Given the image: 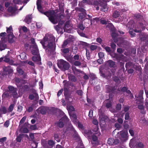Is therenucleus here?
I'll list each match as a JSON object with an SVG mask.
<instances>
[{"label":"nucleus","mask_w":148,"mask_h":148,"mask_svg":"<svg viewBox=\"0 0 148 148\" xmlns=\"http://www.w3.org/2000/svg\"><path fill=\"white\" fill-rule=\"evenodd\" d=\"M37 9L40 12L44 14L48 17L49 20L53 24H56L60 19V17L54 11H49L45 12L41 5V0H37L36 2Z\"/></svg>","instance_id":"f257e3e1"},{"label":"nucleus","mask_w":148,"mask_h":148,"mask_svg":"<svg viewBox=\"0 0 148 148\" xmlns=\"http://www.w3.org/2000/svg\"><path fill=\"white\" fill-rule=\"evenodd\" d=\"M55 38L52 34H47L43 39L40 41L42 46L47 51H51L55 49V45L54 43Z\"/></svg>","instance_id":"f03ea898"},{"label":"nucleus","mask_w":148,"mask_h":148,"mask_svg":"<svg viewBox=\"0 0 148 148\" xmlns=\"http://www.w3.org/2000/svg\"><path fill=\"white\" fill-rule=\"evenodd\" d=\"M146 25L141 23H139L136 25L134 27H133V29L130 28L129 29V33L132 37L135 36V34L134 32L136 33H140L139 37L142 40H144L147 39L148 37V35L146 34L140 33L142 31L145 29V27Z\"/></svg>","instance_id":"7ed1b4c3"},{"label":"nucleus","mask_w":148,"mask_h":148,"mask_svg":"<svg viewBox=\"0 0 148 148\" xmlns=\"http://www.w3.org/2000/svg\"><path fill=\"white\" fill-rule=\"evenodd\" d=\"M28 0H13V3L10 4L8 3H5V6L6 7H9L8 9V11L10 13V15L13 16L15 15L18 13L17 9L18 7L17 5L19 4L22 3H27Z\"/></svg>","instance_id":"20e7f679"},{"label":"nucleus","mask_w":148,"mask_h":148,"mask_svg":"<svg viewBox=\"0 0 148 148\" xmlns=\"http://www.w3.org/2000/svg\"><path fill=\"white\" fill-rule=\"evenodd\" d=\"M107 27L110 29L112 32V36L115 42H117V45L119 46H122V44L124 43L123 39L122 38H116L117 35L115 33V29L113 24L112 23L108 24L107 25Z\"/></svg>","instance_id":"39448f33"},{"label":"nucleus","mask_w":148,"mask_h":148,"mask_svg":"<svg viewBox=\"0 0 148 148\" xmlns=\"http://www.w3.org/2000/svg\"><path fill=\"white\" fill-rule=\"evenodd\" d=\"M34 50H32V54L35 56L32 58V60L37 64H40L41 63V58L39 55L38 49V47L36 45L34 46Z\"/></svg>","instance_id":"423d86ee"},{"label":"nucleus","mask_w":148,"mask_h":148,"mask_svg":"<svg viewBox=\"0 0 148 148\" xmlns=\"http://www.w3.org/2000/svg\"><path fill=\"white\" fill-rule=\"evenodd\" d=\"M110 0H96L94 4L96 5H99L101 8H100L101 11L104 12L107 11L108 10V7L106 3L104 2H108Z\"/></svg>","instance_id":"0eeeda50"},{"label":"nucleus","mask_w":148,"mask_h":148,"mask_svg":"<svg viewBox=\"0 0 148 148\" xmlns=\"http://www.w3.org/2000/svg\"><path fill=\"white\" fill-rule=\"evenodd\" d=\"M6 35L5 32H3L0 34V38L1 40L0 42V51L4 49L6 47V45L5 43L8 40V39L5 38Z\"/></svg>","instance_id":"6e6552de"},{"label":"nucleus","mask_w":148,"mask_h":148,"mask_svg":"<svg viewBox=\"0 0 148 148\" xmlns=\"http://www.w3.org/2000/svg\"><path fill=\"white\" fill-rule=\"evenodd\" d=\"M57 64L59 68L63 71L68 69L70 66L68 63L62 60H58Z\"/></svg>","instance_id":"1a4fd4ad"},{"label":"nucleus","mask_w":148,"mask_h":148,"mask_svg":"<svg viewBox=\"0 0 148 148\" xmlns=\"http://www.w3.org/2000/svg\"><path fill=\"white\" fill-rule=\"evenodd\" d=\"M6 31L8 34V40L10 43H12L14 41L15 37L13 35V30L11 26L8 28L7 27Z\"/></svg>","instance_id":"9d476101"},{"label":"nucleus","mask_w":148,"mask_h":148,"mask_svg":"<svg viewBox=\"0 0 148 148\" xmlns=\"http://www.w3.org/2000/svg\"><path fill=\"white\" fill-rule=\"evenodd\" d=\"M117 134L118 136L119 135V138L123 141H125L128 139V132L127 130L120 132L119 133L118 132Z\"/></svg>","instance_id":"9b49d317"},{"label":"nucleus","mask_w":148,"mask_h":148,"mask_svg":"<svg viewBox=\"0 0 148 148\" xmlns=\"http://www.w3.org/2000/svg\"><path fill=\"white\" fill-rule=\"evenodd\" d=\"M92 131L93 133H92L91 131L90 130H88V132L86 133L88 137L90 136L93 133L97 134L98 136L100 135V133L99 131V128L98 126H95V127L93 129Z\"/></svg>","instance_id":"f8f14e48"},{"label":"nucleus","mask_w":148,"mask_h":148,"mask_svg":"<svg viewBox=\"0 0 148 148\" xmlns=\"http://www.w3.org/2000/svg\"><path fill=\"white\" fill-rule=\"evenodd\" d=\"M72 25L71 23L69 21H67L64 28V31L68 33H71L72 28Z\"/></svg>","instance_id":"ddd939ff"},{"label":"nucleus","mask_w":148,"mask_h":148,"mask_svg":"<svg viewBox=\"0 0 148 148\" xmlns=\"http://www.w3.org/2000/svg\"><path fill=\"white\" fill-rule=\"evenodd\" d=\"M69 121L67 116L65 115L59 121V123H58V125L60 127H62L64 125L63 123L67 122Z\"/></svg>","instance_id":"4468645a"},{"label":"nucleus","mask_w":148,"mask_h":148,"mask_svg":"<svg viewBox=\"0 0 148 148\" xmlns=\"http://www.w3.org/2000/svg\"><path fill=\"white\" fill-rule=\"evenodd\" d=\"M3 69V71L5 73V75L12 73L13 72V70L10 66H8L7 67L4 66Z\"/></svg>","instance_id":"2eb2a0df"},{"label":"nucleus","mask_w":148,"mask_h":148,"mask_svg":"<svg viewBox=\"0 0 148 148\" xmlns=\"http://www.w3.org/2000/svg\"><path fill=\"white\" fill-rule=\"evenodd\" d=\"M114 56L116 60L119 62H121V61H124L125 60V57L123 55L120 54L118 55L115 54Z\"/></svg>","instance_id":"dca6fc26"},{"label":"nucleus","mask_w":148,"mask_h":148,"mask_svg":"<svg viewBox=\"0 0 148 148\" xmlns=\"http://www.w3.org/2000/svg\"><path fill=\"white\" fill-rule=\"evenodd\" d=\"M136 143L137 140L135 138H133L131 139L129 143L130 147L131 148H133L135 147L137 145Z\"/></svg>","instance_id":"f3484780"},{"label":"nucleus","mask_w":148,"mask_h":148,"mask_svg":"<svg viewBox=\"0 0 148 148\" xmlns=\"http://www.w3.org/2000/svg\"><path fill=\"white\" fill-rule=\"evenodd\" d=\"M29 98L31 100H33L35 98L36 100H38V99L39 97L36 92L34 91V92L33 94H31L29 95Z\"/></svg>","instance_id":"a211bd4d"},{"label":"nucleus","mask_w":148,"mask_h":148,"mask_svg":"<svg viewBox=\"0 0 148 148\" xmlns=\"http://www.w3.org/2000/svg\"><path fill=\"white\" fill-rule=\"evenodd\" d=\"M16 81L17 83V86H20L22 85V84H25L27 83V81L23 79H20L18 78L16 79Z\"/></svg>","instance_id":"6ab92c4d"},{"label":"nucleus","mask_w":148,"mask_h":148,"mask_svg":"<svg viewBox=\"0 0 148 148\" xmlns=\"http://www.w3.org/2000/svg\"><path fill=\"white\" fill-rule=\"evenodd\" d=\"M9 90L12 92L13 93V96L14 97H16V95H17V93L16 92V88L11 86H9L8 87Z\"/></svg>","instance_id":"aec40b11"},{"label":"nucleus","mask_w":148,"mask_h":148,"mask_svg":"<svg viewBox=\"0 0 148 148\" xmlns=\"http://www.w3.org/2000/svg\"><path fill=\"white\" fill-rule=\"evenodd\" d=\"M143 90H140L139 92L138 97H137L138 99H136V100H140V102L141 103H143Z\"/></svg>","instance_id":"412c9836"},{"label":"nucleus","mask_w":148,"mask_h":148,"mask_svg":"<svg viewBox=\"0 0 148 148\" xmlns=\"http://www.w3.org/2000/svg\"><path fill=\"white\" fill-rule=\"evenodd\" d=\"M72 130L73 132L74 133V134H75V136H74V137L75 136V137H78V134H77V132L75 131V130L74 129L73 127H72V125L71 124H69V127H68L67 128V130L65 132V133H66V132L67 131H68V130Z\"/></svg>","instance_id":"4be33fe9"},{"label":"nucleus","mask_w":148,"mask_h":148,"mask_svg":"<svg viewBox=\"0 0 148 148\" xmlns=\"http://www.w3.org/2000/svg\"><path fill=\"white\" fill-rule=\"evenodd\" d=\"M123 92H126L128 94V95L131 98L133 97V96L132 95L131 91L129 90H127V88L125 87H123L121 90Z\"/></svg>","instance_id":"5701e85b"},{"label":"nucleus","mask_w":148,"mask_h":148,"mask_svg":"<svg viewBox=\"0 0 148 148\" xmlns=\"http://www.w3.org/2000/svg\"><path fill=\"white\" fill-rule=\"evenodd\" d=\"M69 114L71 120L73 121L74 123H77L78 120H77L76 115L75 114H72V113H69Z\"/></svg>","instance_id":"b1692460"},{"label":"nucleus","mask_w":148,"mask_h":148,"mask_svg":"<svg viewBox=\"0 0 148 148\" xmlns=\"http://www.w3.org/2000/svg\"><path fill=\"white\" fill-rule=\"evenodd\" d=\"M82 12L80 13L79 15V18L81 19H83L86 16V10L83 9H81Z\"/></svg>","instance_id":"393cba45"},{"label":"nucleus","mask_w":148,"mask_h":148,"mask_svg":"<svg viewBox=\"0 0 148 148\" xmlns=\"http://www.w3.org/2000/svg\"><path fill=\"white\" fill-rule=\"evenodd\" d=\"M91 136H92V144H98V142L97 137L94 134H93L92 136L91 135Z\"/></svg>","instance_id":"a878e982"},{"label":"nucleus","mask_w":148,"mask_h":148,"mask_svg":"<svg viewBox=\"0 0 148 148\" xmlns=\"http://www.w3.org/2000/svg\"><path fill=\"white\" fill-rule=\"evenodd\" d=\"M32 19V17L31 15H28L25 18L24 21L26 23L29 24L31 23Z\"/></svg>","instance_id":"bb28decb"},{"label":"nucleus","mask_w":148,"mask_h":148,"mask_svg":"<svg viewBox=\"0 0 148 148\" xmlns=\"http://www.w3.org/2000/svg\"><path fill=\"white\" fill-rule=\"evenodd\" d=\"M137 101V103L138 104H139L138 106V108L141 110H143L144 109V106L143 105V103H141L140 102V100H136Z\"/></svg>","instance_id":"cd10ccee"},{"label":"nucleus","mask_w":148,"mask_h":148,"mask_svg":"<svg viewBox=\"0 0 148 148\" xmlns=\"http://www.w3.org/2000/svg\"><path fill=\"white\" fill-rule=\"evenodd\" d=\"M107 64L109 66L111 67H115V65L114 62L111 60H109L107 62Z\"/></svg>","instance_id":"c85d7f7f"},{"label":"nucleus","mask_w":148,"mask_h":148,"mask_svg":"<svg viewBox=\"0 0 148 148\" xmlns=\"http://www.w3.org/2000/svg\"><path fill=\"white\" fill-rule=\"evenodd\" d=\"M67 109L69 112V114L71 113V112L75 110V109L72 106H67Z\"/></svg>","instance_id":"c756f323"},{"label":"nucleus","mask_w":148,"mask_h":148,"mask_svg":"<svg viewBox=\"0 0 148 148\" xmlns=\"http://www.w3.org/2000/svg\"><path fill=\"white\" fill-rule=\"evenodd\" d=\"M60 22L59 23V25L56 27V29L58 33H60L62 34L63 33L62 29L61 28V27L60 25Z\"/></svg>","instance_id":"7c9ffc66"},{"label":"nucleus","mask_w":148,"mask_h":148,"mask_svg":"<svg viewBox=\"0 0 148 148\" xmlns=\"http://www.w3.org/2000/svg\"><path fill=\"white\" fill-rule=\"evenodd\" d=\"M85 24L86 26H88L90 25V24H93V21H92L90 20L89 19L86 18L85 20Z\"/></svg>","instance_id":"2f4dec72"},{"label":"nucleus","mask_w":148,"mask_h":148,"mask_svg":"<svg viewBox=\"0 0 148 148\" xmlns=\"http://www.w3.org/2000/svg\"><path fill=\"white\" fill-rule=\"evenodd\" d=\"M10 60L9 58H8L7 57L5 56L4 58H0V62L3 61L5 62H8Z\"/></svg>","instance_id":"473e14b6"},{"label":"nucleus","mask_w":148,"mask_h":148,"mask_svg":"<svg viewBox=\"0 0 148 148\" xmlns=\"http://www.w3.org/2000/svg\"><path fill=\"white\" fill-rule=\"evenodd\" d=\"M69 62H70L72 63H73V64L77 66H80L81 65V63L79 61H75L74 62H73L72 61H71V60H68Z\"/></svg>","instance_id":"72a5a7b5"},{"label":"nucleus","mask_w":148,"mask_h":148,"mask_svg":"<svg viewBox=\"0 0 148 148\" xmlns=\"http://www.w3.org/2000/svg\"><path fill=\"white\" fill-rule=\"evenodd\" d=\"M144 145L141 142H139L137 144L136 147H135L136 148H143Z\"/></svg>","instance_id":"f704fd0d"},{"label":"nucleus","mask_w":148,"mask_h":148,"mask_svg":"<svg viewBox=\"0 0 148 148\" xmlns=\"http://www.w3.org/2000/svg\"><path fill=\"white\" fill-rule=\"evenodd\" d=\"M23 60L25 59L26 58V54L25 53L23 52L21 53L19 56Z\"/></svg>","instance_id":"c9c22d12"},{"label":"nucleus","mask_w":148,"mask_h":148,"mask_svg":"<svg viewBox=\"0 0 148 148\" xmlns=\"http://www.w3.org/2000/svg\"><path fill=\"white\" fill-rule=\"evenodd\" d=\"M23 135V134H20L18 136H17V138L16 139L17 142H21Z\"/></svg>","instance_id":"e433bc0d"},{"label":"nucleus","mask_w":148,"mask_h":148,"mask_svg":"<svg viewBox=\"0 0 148 148\" xmlns=\"http://www.w3.org/2000/svg\"><path fill=\"white\" fill-rule=\"evenodd\" d=\"M119 12L117 11H115L113 15V17L114 18H116L119 17Z\"/></svg>","instance_id":"4c0bfd02"},{"label":"nucleus","mask_w":148,"mask_h":148,"mask_svg":"<svg viewBox=\"0 0 148 148\" xmlns=\"http://www.w3.org/2000/svg\"><path fill=\"white\" fill-rule=\"evenodd\" d=\"M114 142L113 139L112 138H110L108 140V143L110 145H113Z\"/></svg>","instance_id":"58836bf2"},{"label":"nucleus","mask_w":148,"mask_h":148,"mask_svg":"<svg viewBox=\"0 0 148 148\" xmlns=\"http://www.w3.org/2000/svg\"><path fill=\"white\" fill-rule=\"evenodd\" d=\"M14 106V104H11V105L9 106V108L8 109V112H12Z\"/></svg>","instance_id":"ea45409f"},{"label":"nucleus","mask_w":148,"mask_h":148,"mask_svg":"<svg viewBox=\"0 0 148 148\" xmlns=\"http://www.w3.org/2000/svg\"><path fill=\"white\" fill-rule=\"evenodd\" d=\"M7 138L6 137H4L1 138L0 139V143L2 145H4V143L6 140Z\"/></svg>","instance_id":"a19ab883"},{"label":"nucleus","mask_w":148,"mask_h":148,"mask_svg":"<svg viewBox=\"0 0 148 148\" xmlns=\"http://www.w3.org/2000/svg\"><path fill=\"white\" fill-rule=\"evenodd\" d=\"M69 79H71V81L73 82H75L76 80V78L73 75H71L69 77Z\"/></svg>","instance_id":"79ce46f5"},{"label":"nucleus","mask_w":148,"mask_h":148,"mask_svg":"<svg viewBox=\"0 0 148 148\" xmlns=\"http://www.w3.org/2000/svg\"><path fill=\"white\" fill-rule=\"evenodd\" d=\"M69 42V40L68 39L65 40L63 44L62 45V47H64L66 46Z\"/></svg>","instance_id":"37998d69"},{"label":"nucleus","mask_w":148,"mask_h":148,"mask_svg":"<svg viewBox=\"0 0 148 148\" xmlns=\"http://www.w3.org/2000/svg\"><path fill=\"white\" fill-rule=\"evenodd\" d=\"M99 21V18H93V20L92 21H93V23H95V24Z\"/></svg>","instance_id":"c03bdc74"},{"label":"nucleus","mask_w":148,"mask_h":148,"mask_svg":"<svg viewBox=\"0 0 148 148\" xmlns=\"http://www.w3.org/2000/svg\"><path fill=\"white\" fill-rule=\"evenodd\" d=\"M90 47V49L91 50H94L96 49L97 48V46L95 45H91Z\"/></svg>","instance_id":"a18cd8bd"},{"label":"nucleus","mask_w":148,"mask_h":148,"mask_svg":"<svg viewBox=\"0 0 148 148\" xmlns=\"http://www.w3.org/2000/svg\"><path fill=\"white\" fill-rule=\"evenodd\" d=\"M99 118L100 119V121L101 122H102L103 123H104L106 121V117H104L102 116H99Z\"/></svg>","instance_id":"49530a36"},{"label":"nucleus","mask_w":148,"mask_h":148,"mask_svg":"<svg viewBox=\"0 0 148 148\" xmlns=\"http://www.w3.org/2000/svg\"><path fill=\"white\" fill-rule=\"evenodd\" d=\"M140 123L143 124H145L147 123V121L144 118H142L140 120Z\"/></svg>","instance_id":"de8ad7c7"},{"label":"nucleus","mask_w":148,"mask_h":148,"mask_svg":"<svg viewBox=\"0 0 148 148\" xmlns=\"http://www.w3.org/2000/svg\"><path fill=\"white\" fill-rule=\"evenodd\" d=\"M31 42H32V44L33 45H32V48H33L32 50L33 49H34V46L35 45H36L37 46V45L35 43V40L34 39L32 38L31 40Z\"/></svg>","instance_id":"09e8293b"},{"label":"nucleus","mask_w":148,"mask_h":148,"mask_svg":"<svg viewBox=\"0 0 148 148\" xmlns=\"http://www.w3.org/2000/svg\"><path fill=\"white\" fill-rule=\"evenodd\" d=\"M26 119V117L25 116H24L21 120L20 122V124H21L24 123L25 120Z\"/></svg>","instance_id":"8fccbe9b"},{"label":"nucleus","mask_w":148,"mask_h":148,"mask_svg":"<svg viewBox=\"0 0 148 148\" xmlns=\"http://www.w3.org/2000/svg\"><path fill=\"white\" fill-rule=\"evenodd\" d=\"M78 28L82 30H83L84 28V27L82 23H79V24L78 26Z\"/></svg>","instance_id":"3c124183"},{"label":"nucleus","mask_w":148,"mask_h":148,"mask_svg":"<svg viewBox=\"0 0 148 148\" xmlns=\"http://www.w3.org/2000/svg\"><path fill=\"white\" fill-rule=\"evenodd\" d=\"M1 111L3 114L6 113L7 112V110L4 107H2L1 110Z\"/></svg>","instance_id":"603ef678"},{"label":"nucleus","mask_w":148,"mask_h":148,"mask_svg":"<svg viewBox=\"0 0 148 148\" xmlns=\"http://www.w3.org/2000/svg\"><path fill=\"white\" fill-rule=\"evenodd\" d=\"M82 2L84 3H86L89 4H92V3L89 0H83Z\"/></svg>","instance_id":"864d4df0"},{"label":"nucleus","mask_w":148,"mask_h":148,"mask_svg":"<svg viewBox=\"0 0 148 148\" xmlns=\"http://www.w3.org/2000/svg\"><path fill=\"white\" fill-rule=\"evenodd\" d=\"M100 21L101 23L102 24H106L107 23V21L103 18L100 19Z\"/></svg>","instance_id":"5fc2aeb1"},{"label":"nucleus","mask_w":148,"mask_h":148,"mask_svg":"<svg viewBox=\"0 0 148 148\" xmlns=\"http://www.w3.org/2000/svg\"><path fill=\"white\" fill-rule=\"evenodd\" d=\"M17 70L18 73L20 74H22L23 73V71L19 68H17Z\"/></svg>","instance_id":"6e6d98bb"},{"label":"nucleus","mask_w":148,"mask_h":148,"mask_svg":"<svg viewBox=\"0 0 148 148\" xmlns=\"http://www.w3.org/2000/svg\"><path fill=\"white\" fill-rule=\"evenodd\" d=\"M75 124L76 125H78V127L79 128H83L82 125L81 123L79 122L78 121H77V123H75Z\"/></svg>","instance_id":"4d7b16f0"},{"label":"nucleus","mask_w":148,"mask_h":148,"mask_svg":"<svg viewBox=\"0 0 148 148\" xmlns=\"http://www.w3.org/2000/svg\"><path fill=\"white\" fill-rule=\"evenodd\" d=\"M54 138L58 142H59L60 141L59 138H58V135L56 134L54 135Z\"/></svg>","instance_id":"13d9d810"},{"label":"nucleus","mask_w":148,"mask_h":148,"mask_svg":"<svg viewBox=\"0 0 148 148\" xmlns=\"http://www.w3.org/2000/svg\"><path fill=\"white\" fill-rule=\"evenodd\" d=\"M92 123L95 125L96 126H98V122L95 119H94L92 121Z\"/></svg>","instance_id":"bf43d9fd"},{"label":"nucleus","mask_w":148,"mask_h":148,"mask_svg":"<svg viewBox=\"0 0 148 148\" xmlns=\"http://www.w3.org/2000/svg\"><path fill=\"white\" fill-rule=\"evenodd\" d=\"M98 56L100 58H102L104 56V54L103 52H100L98 53Z\"/></svg>","instance_id":"052dcab7"},{"label":"nucleus","mask_w":148,"mask_h":148,"mask_svg":"<svg viewBox=\"0 0 148 148\" xmlns=\"http://www.w3.org/2000/svg\"><path fill=\"white\" fill-rule=\"evenodd\" d=\"M102 47H103V48H104L105 50H106V51L108 52H110V48L109 47H104V46L103 45H102Z\"/></svg>","instance_id":"680f3d73"},{"label":"nucleus","mask_w":148,"mask_h":148,"mask_svg":"<svg viewBox=\"0 0 148 148\" xmlns=\"http://www.w3.org/2000/svg\"><path fill=\"white\" fill-rule=\"evenodd\" d=\"M125 120H128L129 118V114L127 112L125 114Z\"/></svg>","instance_id":"e2e57ef3"},{"label":"nucleus","mask_w":148,"mask_h":148,"mask_svg":"<svg viewBox=\"0 0 148 148\" xmlns=\"http://www.w3.org/2000/svg\"><path fill=\"white\" fill-rule=\"evenodd\" d=\"M9 121H7L5 122L4 123V126L6 127H7L9 126Z\"/></svg>","instance_id":"0e129e2a"},{"label":"nucleus","mask_w":148,"mask_h":148,"mask_svg":"<svg viewBox=\"0 0 148 148\" xmlns=\"http://www.w3.org/2000/svg\"><path fill=\"white\" fill-rule=\"evenodd\" d=\"M48 144L51 146L53 145L54 144V142L52 140H50L48 142Z\"/></svg>","instance_id":"69168bd1"},{"label":"nucleus","mask_w":148,"mask_h":148,"mask_svg":"<svg viewBox=\"0 0 148 148\" xmlns=\"http://www.w3.org/2000/svg\"><path fill=\"white\" fill-rule=\"evenodd\" d=\"M28 131V130L27 128H23L22 130V132L24 133H27Z\"/></svg>","instance_id":"338daca9"},{"label":"nucleus","mask_w":148,"mask_h":148,"mask_svg":"<svg viewBox=\"0 0 148 148\" xmlns=\"http://www.w3.org/2000/svg\"><path fill=\"white\" fill-rule=\"evenodd\" d=\"M97 62L100 64H102L103 62V60L101 58L98 59Z\"/></svg>","instance_id":"774afa93"}]
</instances>
